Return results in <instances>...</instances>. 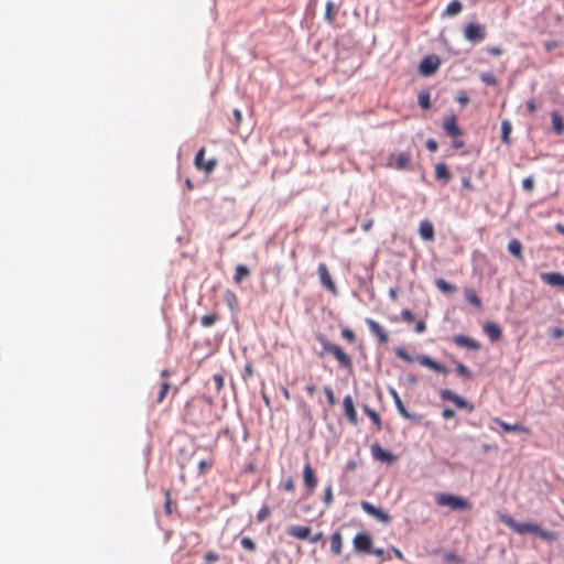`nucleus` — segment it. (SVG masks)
Here are the masks:
<instances>
[{
  "label": "nucleus",
  "instance_id": "f257e3e1",
  "mask_svg": "<svg viewBox=\"0 0 564 564\" xmlns=\"http://www.w3.org/2000/svg\"><path fill=\"white\" fill-rule=\"evenodd\" d=\"M395 355L399 358H401V359H403L404 361H408V362H412V361L416 360L419 364H421L424 367H427V368L432 369L433 371L441 372V373H446L447 372V369L443 365H441L440 362L433 360L427 355H419L415 358H413L411 355H409L406 352L405 349H403L401 347H398L395 349Z\"/></svg>",
  "mask_w": 564,
  "mask_h": 564
},
{
  "label": "nucleus",
  "instance_id": "f03ea898",
  "mask_svg": "<svg viewBox=\"0 0 564 564\" xmlns=\"http://www.w3.org/2000/svg\"><path fill=\"white\" fill-rule=\"evenodd\" d=\"M435 500L438 506H446L453 510H464L469 507L466 499L451 494H438Z\"/></svg>",
  "mask_w": 564,
  "mask_h": 564
},
{
  "label": "nucleus",
  "instance_id": "7ed1b4c3",
  "mask_svg": "<svg viewBox=\"0 0 564 564\" xmlns=\"http://www.w3.org/2000/svg\"><path fill=\"white\" fill-rule=\"evenodd\" d=\"M501 521L510 529H512L514 532L519 534H527V533H533L538 532V525L530 522H517L513 518L510 516H503L501 518Z\"/></svg>",
  "mask_w": 564,
  "mask_h": 564
},
{
  "label": "nucleus",
  "instance_id": "20e7f679",
  "mask_svg": "<svg viewBox=\"0 0 564 564\" xmlns=\"http://www.w3.org/2000/svg\"><path fill=\"white\" fill-rule=\"evenodd\" d=\"M441 59L437 55L425 56L419 66V72L423 76H432L440 67Z\"/></svg>",
  "mask_w": 564,
  "mask_h": 564
},
{
  "label": "nucleus",
  "instance_id": "39448f33",
  "mask_svg": "<svg viewBox=\"0 0 564 564\" xmlns=\"http://www.w3.org/2000/svg\"><path fill=\"white\" fill-rule=\"evenodd\" d=\"M440 395L443 400L453 402L459 409H466L469 412L474 410V406L470 403H468L463 397L458 395L452 390H441Z\"/></svg>",
  "mask_w": 564,
  "mask_h": 564
},
{
  "label": "nucleus",
  "instance_id": "423d86ee",
  "mask_svg": "<svg viewBox=\"0 0 564 564\" xmlns=\"http://www.w3.org/2000/svg\"><path fill=\"white\" fill-rule=\"evenodd\" d=\"M352 544L356 552L370 554L372 539L368 533L361 532L356 534V536L352 540Z\"/></svg>",
  "mask_w": 564,
  "mask_h": 564
},
{
  "label": "nucleus",
  "instance_id": "0eeeda50",
  "mask_svg": "<svg viewBox=\"0 0 564 564\" xmlns=\"http://www.w3.org/2000/svg\"><path fill=\"white\" fill-rule=\"evenodd\" d=\"M360 506H361V509L367 514L373 517L378 521H380L382 523L390 522V520H391L390 516L387 512H384L383 510H381V509L377 508L376 506H373L372 503H370L368 501H361Z\"/></svg>",
  "mask_w": 564,
  "mask_h": 564
},
{
  "label": "nucleus",
  "instance_id": "6e6552de",
  "mask_svg": "<svg viewBox=\"0 0 564 564\" xmlns=\"http://www.w3.org/2000/svg\"><path fill=\"white\" fill-rule=\"evenodd\" d=\"M204 155H205V149L202 148V149L198 150V152L195 155V160H194L195 166L198 170H203L206 173H210V172L214 171V169H215V166L217 164V161L215 159H210L208 161H205Z\"/></svg>",
  "mask_w": 564,
  "mask_h": 564
},
{
  "label": "nucleus",
  "instance_id": "1a4fd4ad",
  "mask_svg": "<svg viewBox=\"0 0 564 564\" xmlns=\"http://www.w3.org/2000/svg\"><path fill=\"white\" fill-rule=\"evenodd\" d=\"M317 272L319 275L321 283L333 294H336L337 288L330 278L327 265L325 263H319Z\"/></svg>",
  "mask_w": 564,
  "mask_h": 564
},
{
  "label": "nucleus",
  "instance_id": "9d476101",
  "mask_svg": "<svg viewBox=\"0 0 564 564\" xmlns=\"http://www.w3.org/2000/svg\"><path fill=\"white\" fill-rule=\"evenodd\" d=\"M464 35L468 41L480 42L485 37L484 28L479 24L469 23L464 30Z\"/></svg>",
  "mask_w": 564,
  "mask_h": 564
},
{
  "label": "nucleus",
  "instance_id": "9b49d317",
  "mask_svg": "<svg viewBox=\"0 0 564 564\" xmlns=\"http://www.w3.org/2000/svg\"><path fill=\"white\" fill-rule=\"evenodd\" d=\"M540 278L551 286L564 289V275L558 272H543Z\"/></svg>",
  "mask_w": 564,
  "mask_h": 564
},
{
  "label": "nucleus",
  "instance_id": "f8f14e48",
  "mask_svg": "<svg viewBox=\"0 0 564 564\" xmlns=\"http://www.w3.org/2000/svg\"><path fill=\"white\" fill-rule=\"evenodd\" d=\"M366 323L370 329V332L378 337V340L380 344H387L389 340L388 334L386 330L381 327L379 323L371 318H367Z\"/></svg>",
  "mask_w": 564,
  "mask_h": 564
},
{
  "label": "nucleus",
  "instance_id": "ddd939ff",
  "mask_svg": "<svg viewBox=\"0 0 564 564\" xmlns=\"http://www.w3.org/2000/svg\"><path fill=\"white\" fill-rule=\"evenodd\" d=\"M303 480L308 491H313L317 485L315 473L310 463H306L303 468Z\"/></svg>",
  "mask_w": 564,
  "mask_h": 564
},
{
  "label": "nucleus",
  "instance_id": "4468645a",
  "mask_svg": "<svg viewBox=\"0 0 564 564\" xmlns=\"http://www.w3.org/2000/svg\"><path fill=\"white\" fill-rule=\"evenodd\" d=\"M371 454L375 459L382 463H391L394 459V455L391 452L386 451L378 444L371 446Z\"/></svg>",
  "mask_w": 564,
  "mask_h": 564
},
{
  "label": "nucleus",
  "instance_id": "2eb2a0df",
  "mask_svg": "<svg viewBox=\"0 0 564 564\" xmlns=\"http://www.w3.org/2000/svg\"><path fill=\"white\" fill-rule=\"evenodd\" d=\"M410 154L409 153H399L395 156L390 158L389 165L395 167L397 170H406L410 166Z\"/></svg>",
  "mask_w": 564,
  "mask_h": 564
},
{
  "label": "nucleus",
  "instance_id": "dca6fc26",
  "mask_svg": "<svg viewBox=\"0 0 564 564\" xmlns=\"http://www.w3.org/2000/svg\"><path fill=\"white\" fill-rule=\"evenodd\" d=\"M345 414L351 424H357V412L351 395H345L343 400Z\"/></svg>",
  "mask_w": 564,
  "mask_h": 564
},
{
  "label": "nucleus",
  "instance_id": "f3484780",
  "mask_svg": "<svg viewBox=\"0 0 564 564\" xmlns=\"http://www.w3.org/2000/svg\"><path fill=\"white\" fill-rule=\"evenodd\" d=\"M443 128L446 131V133L451 137H458L462 134V131L456 122V117L454 115L448 116L444 119Z\"/></svg>",
  "mask_w": 564,
  "mask_h": 564
},
{
  "label": "nucleus",
  "instance_id": "a211bd4d",
  "mask_svg": "<svg viewBox=\"0 0 564 564\" xmlns=\"http://www.w3.org/2000/svg\"><path fill=\"white\" fill-rule=\"evenodd\" d=\"M286 531L289 535L300 540H307L311 534V529L303 525H291Z\"/></svg>",
  "mask_w": 564,
  "mask_h": 564
},
{
  "label": "nucleus",
  "instance_id": "6ab92c4d",
  "mask_svg": "<svg viewBox=\"0 0 564 564\" xmlns=\"http://www.w3.org/2000/svg\"><path fill=\"white\" fill-rule=\"evenodd\" d=\"M454 343L459 347H466L468 349L478 350L480 348V345L475 339L464 336V335H457L454 337Z\"/></svg>",
  "mask_w": 564,
  "mask_h": 564
},
{
  "label": "nucleus",
  "instance_id": "aec40b11",
  "mask_svg": "<svg viewBox=\"0 0 564 564\" xmlns=\"http://www.w3.org/2000/svg\"><path fill=\"white\" fill-rule=\"evenodd\" d=\"M420 236L425 241H431L434 239V227L431 221L422 220L419 227Z\"/></svg>",
  "mask_w": 564,
  "mask_h": 564
},
{
  "label": "nucleus",
  "instance_id": "412c9836",
  "mask_svg": "<svg viewBox=\"0 0 564 564\" xmlns=\"http://www.w3.org/2000/svg\"><path fill=\"white\" fill-rule=\"evenodd\" d=\"M389 392L394 401L395 408H397L398 412L400 413V415H402L404 419H408V420L412 419V415L405 409V406H404L401 398L399 397L398 392L395 391V389L390 388Z\"/></svg>",
  "mask_w": 564,
  "mask_h": 564
},
{
  "label": "nucleus",
  "instance_id": "4be33fe9",
  "mask_svg": "<svg viewBox=\"0 0 564 564\" xmlns=\"http://www.w3.org/2000/svg\"><path fill=\"white\" fill-rule=\"evenodd\" d=\"M330 354L334 355V357L338 360V362L343 367H345V368L351 367V359L338 345L333 347V350L330 351Z\"/></svg>",
  "mask_w": 564,
  "mask_h": 564
},
{
  "label": "nucleus",
  "instance_id": "5701e85b",
  "mask_svg": "<svg viewBox=\"0 0 564 564\" xmlns=\"http://www.w3.org/2000/svg\"><path fill=\"white\" fill-rule=\"evenodd\" d=\"M551 118H552V126H553L554 132L557 135H561L563 133V131H564V123H563L562 116L560 115L558 111L554 110L551 113Z\"/></svg>",
  "mask_w": 564,
  "mask_h": 564
},
{
  "label": "nucleus",
  "instance_id": "b1692460",
  "mask_svg": "<svg viewBox=\"0 0 564 564\" xmlns=\"http://www.w3.org/2000/svg\"><path fill=\"white\" fill-rule=\"evenodd\" d=\"M249 275H250V270L243 264H238L236 267L234 281H235V283L240 284Z\"/></svg>",
  "mask_w": 564,
  "mask_h": 564
},
{
  "label": "nucleus",
  "instance_id": "393cba45",
  "mask_svg": "<svg viewBox=\"0 0 564 564\" xmlns=\"http://www.w3.org/2000/svg\"><path fill=\"white\" fill-rule=\"evenodd\" d=\"M435 175L437 180H442L444 182H448L451 178L448 167L444 163H437L435 165Z\"/></svg>",
  "mask_w": 564,
  "mask_h": 564
},
{
  "label": "nucleus",
  "instance_id": "a878e982",
  "mask_svg": "<svg viewBox=\"0 0 564 564\" xmlns=\"http://www.w3.org/2000/svg\"><path fill=\"white\" fill-rule=\"evenodd\" d=\"M343 546L341 534L339 532L333 533L330 536V550L336 555L340 554Z\"/></svg>",
  "mask_w": 564,
  "mask_h": 564
},
{
  "label": "nucleus",
  "instance_id": "bb28decb",
  "mask_svg": "<svg viewBox=\"0 0 564 564\" xmlns=\"http://www.w3.org/2000/svg\"><path fill=\"white\" fill-rule=\"evenodd\" d=\"M463 9V4L459 1H452L447 4L443 17H455Z\"/></svg>",
  "mask_w": 564,
  "mask_h": 564
},
{
  "label": "nucleus",
  "instance_id": "cd10ccee",
  "mask_svg": "<svg viewBox=\"0 0 564 564\" xmlns=\"http://www.w3.org/2000/svg\"><path fill=\"white\" fill-rule=\"evenodd\" d=\"M508 251L518 259L522 258V245L518 239H512L508 243Z\"/></svg>",
  "mask_w": 564,
  "mask_h": 564
},
{
  "label": "nucleus",
  "instance_id": "c85d7f7f",
  "mask_svg": "<svg viewBox=\"0 0 564 564\" xmlns=\"http://www.w3.org/2000/svg\"><path fill=\"white\" fill-rule=\"evenodd\" d=\"M485 332L491 340H498L501 336L500 328L494 323L486 324Z\"/></svg>",
  "mask_w": 564,
  "mask_h": 564
},
{
  "label": "nucleus",
  "instance_id": "c756f323",
  "mask_svg": "<svg viewBox=\"0 0 564 564\" xmlns=\"http://www.w3.org/2000/svg\"><path fill=\"white\" fill-rule=\"evenodd\" d=\"M435 285L443 293L452 294L456 291V288L453 284L441 278L435 280Z\"/></svg>",
  "mask_w": 564,
  "mask_h": 564
},
{
  "label": "nucleus",
  "instance_id": "7c9ffc66",
  "mask_svg": "<svg viewBox=\"0 0 564 564\" xmlns=\"http://www.w3.org/2000/svg\"><path fill=\"white\" fill-rule=\"evenodd\" d=\"M512 131V126L508 120H503L501 122V140L505 144H510V133Z\"/></svg>",
  "mask_w": 564,
  "mask_h": 564
},
{
  "label": "nucleus",
  "instance_id": "2f4dec72",
  "mask_svg": "<svg viewBox=\"0 0 564 564\" xmlns=\"http://www.w3.org/2000/svg\"><path fill=\"white\" fill-rule=\"evenodd\" d=\"M465 297L475 307H480L481 306V301H480L479 296L476 294V292L474 290L466 289L465 290Z\"/></svg>",
  "mask_w": 564,
  "mask_h": 564
},
{
  "label": "nucleus",
  "instance_id": "473e14b6",
  "mask_svg": "<svg viewBox=\"0 0 564 564\" xmlns=\"http://www.w3.org/2000/svg\"><path fill=\"white\" fill-rule=\"evenodd\" d=\"M362 409H364V412L367 414V416H369L370 420L373 422V424L378 429H380L381 427V419H380L379 414L375 410L369 408L368 405H364Z\"/></svg>",
  "mask_w": 564,
  "mask_h": 564
},
{
  "label": "nucleus",
  "instance_id": "72a5a7b5",
  "mask_svg": "<svg viewBox=\"0 0 564 564\" xmlns=\"http://www.w3.org/2000/svg\"><path fill=\"white\" fill-rule=\"evenodd\" d=\"M480 79L486 84L490 86H495L497 84V79L495 75L491 72H485L480 74Z\"/></svg>",
  "mask_w": 564,
  "mask_h": 564
},
{
  "label": "nucleus",
  "instance_id": "f704fd0d",
  "mask_svg": "<svg viewBox=\"0 0 564 564\" xmlns=\"http://www.w3.org/2000/svg\"><path fill=\"white\" fill-rule=\"evenodd\" d=\"M216 322H217V315H215V314L204 315L200 319V323L204 327H210V326L215 325Z\"/></svg>",
  "mask_w": 564,
  "mask_h": 564
},
{
  "label": "nucleus",
  "instance_id": "c9c22d12",
  "mask_svg": "<svg viewBox=\"0 0 564 564\" xmlns=\"http://www.w3.org/2000/svg\"><path fill=\"white\" fill-rule=\"evenodd\" d=\"M419 105L423 109H429L431 107L430 95L427 93H421L419 95Z\"/></svg>",
  "mask_w": 564,
  "mask_h": 564
},
{
  "label": "nucleus",
  "instance_id": "e433bc0d",
  "mask_svg": "<svg viewBox=\"0 0 564 564\" xmlns=\"http://www.w3.org/2000/svg\"><path fill=\"white\" fill-rule=\"evenodd\" d=\"M500 426L506 431V432H519V431H522L523 427L519 424H509V423H506V422H502V421H498Z\"/></svg>",
  "mask_w": 564,
  "mask_h": 564
},
{
  "label": "nucleus",
  "instance_id": "4c0bfd02",
  "mask_svg": "<svg viewBox=\"0 0 564 564\" xmlns=\"http://www.w3.org/2000/svg\"><path fill=\"white\" fill-rule=\"evenodd\" d=\"M325 9V19L330 23L334 20L335 4L328 1Z\"/></svg>",
  "mask_w": 564,
  "mask_h": 564
},
{
  "label": "nucleus",
  "instance_id": "58836bf2",
  "mask_svg": "<svg viewBox=\"0 0 564 564\" xmlns=\"http://www.w3.org/2000/svg\"><path fill=\"white\" fill-rule=\"evenodd\" d=\"M317 340L321 343L325 351L330 352L333 350V347H335V344H332L328 341V339L324 335H318Z\"/></svg>",
  "mask_w": 564,
  "mask_h": 564
},
{
  "label": "nucleus",
  "instance_id": "ea45409f",
  "mask_svg": "<svg viewBox=\"0 0 564 564\" xmlns=\"http://www.w3.org/2000/svg\"><path fill=\"white\" fill-rule=\"evenodd\" d=\"M240 543L241 546L248 551L253 552L256 550V543L250 538H242Z\"/></svg>",
  "mask_w": 564,
  "mask_h": 564
},
{
  "label": "nucleus",
  "instance_id": "a19ab883",
  "mask_svg": "<svg viewBox=\"0 0 564 564\" xmlns=\"http://www.w3.org/2000/svg\"><path fill=\"white\" fill-rule=\"evenodd\" d=\"M324 502L328 507L333 503V488L332 485H328L325 489L324 494Z\"/></svg>",
  "mask_w": 564,
  "mask_h": 564
},
{
  "label": "nucleus",
  "instance_id": "79ce46f5",
  "mask_svg": "<svg viewBox=\"0 0 564 564\" xmlns=\"http://www.w3.org/2000/svg\"><path fill=\"white\" fill-rule=\"evenodd\" d=\"M269 516H270V509H269V507H268V506H263V507L259 510V512H258V514H257V520H258L259 522H262V521H264Z\"/></svg>",
  "mask_w": 564,
  "mask_h": 564
},
{
  "label": "nucleus",
  "instance_id": "37998d69",
  "mask_svg": "<svg viewBox=\"0 0 564 564\" xmlns=\"http://www.w3.org/2000/svg\"><path fill=\"white\" fill-rule=\"evenodd\" d=\"M169 389H170L169 383L164 382V383L161 384V389L159 391V395H158V400H156L159 403L163 401V399L165 398Z\"/></svg>",
  "mask_w": 564,
  "mask_h": 564
},
{
  "label": "nucleus",
  "instance_id": "c03bdc74",
  "mask_svg": "<svg viewBox=\"0 0 564 564\" xmlns=\"http://www.w3.org/2000/svg\"><path fill=\"white\" fill-rule=\"evenodd\" d=\"M535 534H538L539 536H541L544 540H553L554 539V534L552 532L545 531V530L541 529L539 525H538V532H535Z\"/></svg>",
  "mask_w": 564,
  "mask_h": 564
},
{
  "label": "nucleus",
  "instance_id": "a18cd8bd",
  "mask_svg": "<svg viewBox=\"0 0 564 564\" xmlns=\"http://www.w3.org/2000/svg\"><path fill=\"white\" fill-rule=\"evenodd\" d=\"M533 186H534V181H533V178L531 176L525 177L522 181V187H523L524 191L531 192L533 189Z\"/></svg>",
  "mask_w": 564,
  "mask_h": 564
},
{
  "label": "nucleus",
  "instance_id": "49530a36",
  "mask_svg": "<svg viewBox=\"0 0 564 564\" xmlns=\"http://www.w3.org/2000/svg\"><path fill=\"white\" fill-rule=\"evenodd\" d=\"M324 392L327 398V401L330 405L335 404V395L330 387L326 386L324 387Z\"/></svg>",
  "mask_w": 564,
  "mask_h": 564
},
{
  "label": "nucleus",
  "instance_id": "de8ad7c7",
  "mask_svg": "<svg viewBox=\"0 0 564 564\" xmlns=\"http://www.w3.org/2000/svg\"><path fill=\"white\" fill-rule=\"evenodd\" d=\"M456 371H457L459 375H462V376H464V377H466V378H469V377H470V371H469V369H468L465 365H463V364H458V365L456 366Z\"/></svg>",
  "mask_w": 564,
  "mask_h": 564
},
{
  "label": "nucleus",
  "instance_id": "09e8293b",
  "mask_svg": "<svg viewBox=\"0 0 564 564\" xmlns=\"http://www.w3.org/2000/svg\"><path fill=\"white\" fill-rule=\"evenodd\" d=\"M213 381H214L217 390H221L223 389V387H224V377L221 375H218V373L214 375L213 376Z\"/></svg>",
  "mask_w": 564,
  "mask_h": 564
},
{
  "label": "nucleus",
  "instance_id": "8fccbe9b",
  "mask_svg": "<svg viewBox=\"0 0 564 564\" xmlns=\"http://www.w3.org/2000/svg\"><path fill=\"white\" fill-rule=\"evenodd\" d=\"M401 316L408 323H412L414 321V314L408 308L402 311Z\"/></svg>",
  "mask_w": 564,
  "mask_h": 564
},
{
  "label": "nucleus",
  "instance_id": "3c124183",
  "mask_svg": "<svg viewBox=\"0 0 564 564\" xmlns=\"http://www.w3.org/2000/svg\"><path fill=\"white\" fill-rule=\"evenodd\" d=\"M283 488L286 490V491H292L294 490V480L293 478L289 477L284 480L283 482Z\"/></svg>",
  "mask_w": 564,
  "mask_h": 564
},
{
  "label": "nucleus",
  "instance_id": "603ef678",
  "mask_svg": "<svg viewBox=\"0 0 564 564\" xmlns=\"http://www.w3.org/2000/svg\"><path fill=\"white\" fill-rule=\"evenodd\" d=\"M426 149L431 152H435L437 150V142L434 139H429L426 141Z\"/></svg>",
  "mask_w": 564,
  "mask_h": 564
},
{
  "label": "nucleus",
  "instance_id": "864d4df0",
  "mask_svg": "<svg viewBox=\"0 0 564 564\" xmlns=\"http://www.w3.org/2000/svg\"><path fill=\"white\" fill-rule=\"evenodd\" d=\"M341 335L349 341H352L355 339V334L350 329H343Z\"/></svg>",
  "mask_w": 564,
  "mask_h": 564
},
{
  "label": "nucleus",
  "instance_id": "5fc2aeb1",
  "mask_svg": "<svg viewBox=\"0 0 564 564\" xmlns=\"http://www.w3.org/2000/svg\"><path fill=\"white\" fill-rule=\"evenodd\" d=\"M442 415H443V417H444L445 420H448V419L454 417V415H455V411H454V410H452V409H449V408H446V409H444V410H443Z\"/></svg>",
  "mask_w": 564,
  "mask_h": 564
},
{
  "label": "nucleus",
  "instance_id": "6e6d98bb",
  "mask_svg": "<svg viewBox=\"0 0 564 564\" xmlns=\"http://www.w3.org/2000/svg\"><path fill=\"white\" fill-rule=\"evenodd\" d=\"M218 560V555L214 552H208L205 555V561L207 563L216 562Z\"/></svg>",
  "mask_w": 564,
  "mask_h": 564
},
{
  "label": "nucleus",
  "instance_id": "4d7b16f0",
  "mask_svg": "<svg viewBox=\"0 0 564 564\" xmlns=\"http://www.w3.org/2000/svg\"><path fill=\"white\" fill-rule=\"evenodd\" d=\"M425 329H426V325H425V323H424L423 321H419V322L416 323V325H415V332H416L417 334H422V333H424V332H425Z\"/></svg>",
  "mask_w": 564,
  "mask_h": 564
},
{
  "label": "nucleus",
  "instance_id": "13d9d810",
  "mask_svg": "<svg viewBox=\"0 0 564 564\" xmlns=\"http://www.w3.org/2000/svg\"><path fill=\"white\" fill-rule=\"evenodd\" d=\"M445 560L447 562H460V558L456 554L451 552L445 554Z\"/></svg>",
  "mask_w": 564,
  "mask_h": 564
},
{
  "label": "nucleus",
  "instance_id": "bf43d9fd",
  "mask_svg": "<svg viewBox=\"0 0 564 564\" xmlns=\"http://www.w3.org/2000/svg\"><path fill=\"white\" fill-rule=\"evenodd\" d=\"M462 185L466 189H473V184L469 177H463L462 178Z\"/></svg>",
  "mask_w": 564,
  "mask_h": 564
},
{
  "label": "nucleus",
  "instance_id": "052dcab7",
  "mask_svg": "<svg viewBox=\"0 0 564 564\" xmlns=\"http://www.w3.org/2000/svg\"><path fill=\"white\" fill-rule=\"evenodd\" d=\"M527 109L529 110V112H534L536 110V106H535V102L533 100H530L527 102Z\"/></svg>",
  "mask_w": 564,
  "mask_h": 564
},
{
  "label": "nucleus",
  "instance_id": "680f3d73",
  "mask_svg": "<svg viewBox=\"0 0 564 564\" xmlns=\"http://www.w3.org/2000/svg\"><path fill=\"white\" fill-rule=\"evenodd\" d=\"M234 117H235L236 122L239 124L242 120V115H241L240 110L235 109Z\"/></svg>",
  "mask_w": 564,
  "mask_h": 564
},
{
  "label": "nucleus",
  "instance_id": "e2e57ef3",
  "mask_svg": "<svg viewBox=\"0 0 564 564\" xmlns=\"http://www.w3.org/2000/svg\"><path fill=\"white\" fill-rule=\"evenodd\" d=\"M389 296L392 301H397L398 299V291L397 289H390L389 290Z\"/></svg>",
  "mask_w": 564,
  "mask_h": 564
},
{
  "label": "nucleus",
  "instance_id": "0e129e2a",
  "mask_svg": "<svg viewBox=\"0 0 564 564\" xmlns=\"http://www.w3.org/2000/svg\"><path fill=\"white\" fill-rule=\"evenodd\" d=\"M370 554H375V555H377V556H383V554H384V550H382V549H372V547H371V552H370Z\"/></svg>",
  "mask_w": 564,
  "mask_h": 564
},
{
  "label": "nucleus",
  "instance_id": "69168bd1",
  "mask_svg": "<svg viewBox=\"0 0 564 564\" xmlns=\"http://www.w3.org/2000/svg\"><path fill=\"white\" fill-rule=\"evenodd\" d=\"M468 97L466 95H460L457 97V101L462 105H466L468 102Z\"/></svg>",
  "mask_w": 564,
  "mask_h": 564
},
{
  "label": "nucleus",
  "instance_id": "338daca9",
  "mask_svg": "<svg viewBox=\"0 0 564 564\" xmlns=\"http://www.w3.org/2000/svg\"><path fill=\"white\" fill-rule=\"evenodd\" d=\"M322 536H323V534L318 533L314 536H310L308 540L311 541V543H317L322 539Z\"/></svg>",
  "mask_w": 564,
  "mask_h": 564
},
{
  "label": "nucleus",
  "instance_id": "774afa93",
  "mask_svg": "<svg viewBox=\"0 0 564 564\" xmlns=\"http://www.w3.org/2000/svg\"><path fill=\"white\" fill-rule=\"evenodd\" d=\"M209 467H210V463H208V462H206V460H202V462L199 463V469H200L202 471H204L206 468H209Z\"/></svg>",
  "mask_w": 564,
  "mask_h": 564
}]
</instances>
